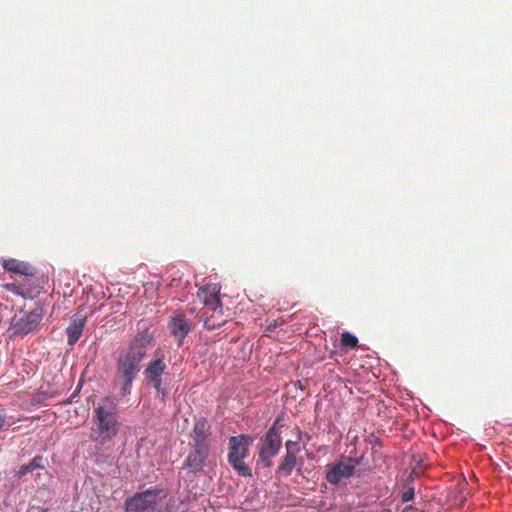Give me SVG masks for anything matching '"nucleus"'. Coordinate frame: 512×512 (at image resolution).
Here are the masks:
<instances>
[{"label":"nucleus","instance_id":"nucleus-4","mask_svg":"<svg viewBox=\"0 0 512 512\" xmlns=\"http://www.w3.org/2000/svg\"><path fill=\"white\" fill-rule=\"evenodd\" d=\"M282 419L277 418L265 435L261 438L259 459L264 467L273 465L272 459L278 454L282 446L281 437Z\"/></svg>","mask_w":512,"mask_h":512},{"label":"nucleus","instance_id":"nucleus-16","mask_svg":"<svg viewBox=\"0 0 512 512\" xmlns=\"http://www.w3.org/2000/svg\"><path fill=\"white\" fill-rule=\"evenodd\" d=\"M85 323H86L85 316L76 315L72 319L71 324L66 329L69 345L72 346L79 340V338L81 337V335L83 333Z\"/></svg>","mask_w":512,"mask_h":512},{"label":"nucleus","instance_id":"nucleus-18","mask_svg":"<svg viewBox=\"0 0 512 512\" xmlns=\"http://www.w3.org/2000/svg\"><path fill=\"white\" fill-rule=\"evenodd\" d=\"M341 343L345 347L354 349L358 346V339L353 334L344 332L341 336Z\"/></svg>","mask_w":512,"mask_h":512},{"label":"nucleus","instance_id":"nucleus-6","mask_svg":"<svg viewBox=\"0 0 512 512\" xmlns=\"http://www.w3.org/2000/svg\"><path fill=\"white\" fill-rule=\"evenodd\" d=\"M166 368L164 356L161 355V357L151 360L144 371L145 378L152 384L156 392L163 397L168 395V390L163 387L162 383V376Z\"/></svg>","mask_w":512,"mask_h":512},{"label":"nucleus","instance_id":"nucleus-21","mask_svg":"<svg viewBox=\"0 0 512 512\" xmlns=\"http://www.w3.org/2000/svg\"><path fill=\"white\" fill-rule=\"evenodd\" d=\"M297 446H298L297 443L294 441H291V440L286 441V443H285L286 452L298 453L299 448Z\"/></svg>","mask_w":512,"mask_h":512},{"label":"nucleus","instance_id":"nucleus-22","mask_svg":"<svg viewBox=\"0 0 512 512\" xmlns=\"http://www.w3.org/2000/svg\"><path fill=\"white\" fill-rule=\"evenodd\" d=\"M6 411L4 409L0 410V431L3 430L6 426L8 427L6 423Z\"/></svg>","mask_w":512,"mask_h":512},{"label":"nucleus","instance_id":"nucleus-2","mask_svg":"<svg viewBox=\"0 0 512 512\" xmlns=\"http://www.w3.org/2000/svg\"><path fill=\"white\" fill-rule=\"evenodd\" d=\"M94 413L90 439L103 445L111 441L119 431L117 405L112 399L105 397L98 402Z\"/></svg>","mask_w":512,"mask_h":512},{"label":"nucleus","instance_id":"nucleus-7","mask_svg":"<svg viewBox=\"0 0 512 512\" xmlns=\"http://www.w3.org/2000/svg\"><path fill=\"white\" fill-rule=\"evenodd\" d=\"M361 460L362 457L357 460H354L351 457H347L344 461L332 465L326 473V480L330 484L336 485L343 479L353 476L355 467L361 463Z\"/></svg>","mask_w":512,"mask_h":512},{"label":"nucleus","instance_id":"nucleus-20","mask_svg":"<svg viewBox=\"0 0 512 512\" xmlns=\"http://www.w3.org/2000/svg\"><path fill=\"white\" fill-rule=\"evenodd\" d=\"M414 488H409L408 490L404 491L401 495V500L403 502H409L411 500H413L414 498Z\"/></svg>","mask_w":512,"mask_h":512},{"label":"nucleus","instance_id":"nucleus-13","mask_svg":"<svg viewBox=\"0 0 512 512\" xmlns=\"http://www.w3.org/2000/svg\"><path fill=\"white\" fill-rule=\"evenodd\" d=\"M200 319L209 330L222 326L226 322L222 311V304L210 309H204Z\"/></svg>","mask_w":512,"mask_h":512},{"label":"nucleus","instance_id":"nucleus-26","mask_svg":"<svg viewBox=\"0 0 512 512\" xmlns=\"http://www.w3.org/2000/svg\"><path fill=\"white\" fill-rule=\"evenodd\" d=\"M380 512H391V510L390 509H384V510H382Z\"/></svg>","mask_w":512,"mask_h":512},{"label":"nucleus","instance_id":"nucleus-1","mask_svg":"<svg viewBox=\"0 0 512 512\" xmlns=\"http://www.w3.org/2000/svg\"><path fill=\"white\" fill-rule=\"evenodd\" d=\"M153 341V334L145 329L139 331L130 340L128 346L120 352L116 361L114 381L120 386L121 396L130 394L132 384L140 372V363Z\"/></svg>","mask_w":512,"mask_h":512},{"label":"nucleus","instance_id":"nucleus-5","mask_svg":"<svg viewBox=\"0 0 512 512\" xmlns=\"http://www.w3.org/2000/svg\"><path fill=\"white\" fill-rule=\"evenodd\" d=\"M48 278L44 274L33 271V276H26L22 280H15L5 285L6 289L23 298L33 299L45 290Z\"/></svg>","mask_w":512,"mask_h":512},{"label":"nucleus","instance_id":"nucleus-9","mask_svg":"<svg viewBox=\"0 0 512 512\" xmlns=\"http://www.w3.org/2000/svg\"><path fill=\"white\" fill-rule=\"evenodd\" d=\"M41 320L42 315L38 310L25 312L14 318L13 329L15 333L27 335L37 329Z\"/></svg>","mask_w":512,"mask_h":512},{"label":"nucleus","instance_id":"nucleus-8","mask_svg":"<svg viewBox=\"0 0 512 512\" xmlns=\"http://www.w3.org/2000/svg\"><path fill=\"white\" fill-rule=\"evenodd\" d=\"M157 494L146 491L135 495L126 501L127 512H154L156 509Z\"/></svg>","mask_w":512,"mask_h":512},{"label":"nucleus","instance_id":"nucleus-11","mask_svg":"<svg viewBox=\"0 0 512 512\" xmlns=\"http://www.w3.org/2000/svg\"><path fill=\"white\" fill-rule=\"evenodd\" d=\"M209 426L206 419H200L196 421L194 424L192 433H191V442L190 445L192 447L210 449V442L208 439Z\"/></svg>","mask_w":512,"mask_h":512},{"label":"nucleus","instance_id":"nucleus-17","mask_svg":"<svg viewBox=\"0 0 512 512\" xmlns=\"http://www.w3.org/2000/svg\"><path fill=\"white\" fill-rule=\"evenodd\" d=\"M297 453L286 452L285 456L281 458V461L276 469V473L280 475L289 476L297 464Z\"/></svg>","mask_w":512,"mask_h":512},{"label":"nucleus","instance_id":"nucleus-19","mask_svg":"<svg viewBox=\"0 0 512 512\" xmlns=\"http://www.w3.org/2000/svg\"><path fill=\"white\" fill-rule=\"evenodd\" d=\"M47 459L41 455L35 456L30 462V468L34 471L36 469H44Z\"/></svg>","mask_w":512,"mask_h":512},{"label":"nucleus","instance_id":"nucleus-24","mask_svg":"<svg viewBox=\"0 0 512 512\" xmlns=\"http://www.w3.org/2000/svg\"><path fill=\"white\" fill-rule=\"evenodd\" d=\"M33 470L30 468L29 463L26 465H23L20 470L18 471L17 475L19 478L23 477L25 474L32 472Z\"/></svg>","mask_w":512,"mask_h":512},{"label":"nucleus","instance_id":"nucleus-15","mask_svg":"<svg viewBox=\"0 0 512 512\" xmlns=\"http://www.w3.org/2000/svg\"><path fill=\"white\" fill-rule=\"evenodd\" d=\"M2 267L5 271L13 272L16 274L26 276H33V271L36 269L28 262L20 261L14 258L4 260Z\"/></svg>","mask_w":512,"mask_h":512},{"label":"nucleus","instance_id":"nucleus-14","mask_svg":"<svg viewBox=\"0 0 512 512\" xmlns=\"http://www.w3.org/2000/svg\"><path fill=\"white\" fill-rule=\"evenodd\" d=\"M169 328L172 335L177 339L178 344L182 345L184 338L191 330V323L183 314H178L169 322Z\"/></svg>","mask_w":512,"mask_h":512},{"label":"nucleus","instance_id":"nucleus-10","mask_svg":"<svg viewBox=\"0 0 512 512\" xmlns=\"http://www.w3.org/2000/svg\"><path fill=\"white\" fill-rule=\"evenodd\" d=\"M220 291L221 286L217 283H208L199 288L197 298L205 306L204 309H210L222 304Z\"/></svg>","mask_w":512,"mask_h":512},{"label":"nucleus","instance_id":"nucleus-23","mask_svg":"<svg viewBox=\"0 0 512 512\" xmlns=\"http://www.w3.org/2000/svg\"><path fill=\"white\" fill-rule=\"evenodd\" d=\"M366 441L369 442L370 444H373V445L382 446L380 439L376 435H374V434H370L366 438Z\"/></svg>","mask_w":512,"mask_h":512},{"label":"nucleus","instance_id":"nucleus-3","mask_svg":"<svg viewBox=\"0 0 512 512\" xmlns=\"http://www.w3.org/2000/svg\"><path fill=\"white\" fill-rule=\"evenodd\" d=\"M251 443V437L245 434L229 438L228 463L240 476L252 477V469L244 462Z\"/></svg>","mask_w":512,"mask_h":512},{"label":"nucleus","instance_id":"nucleus-25","mask_svg":"<svg viewBox=\"0 0 512 512\" xmlns=\"http://www.w3.org/2000/svg\"><path fill=\"white\" fill-rule=\"evenodd\" d=\"M403 512H422V511H420L417 508L409 505V506L404 508Z\"/></svg>","mask_w":512,"mask_h":512},{"label":"nucleus","instance_id":"nucleus-12","mask_svg":"<svg viewBox=\"0 0 512 512\" xmlns=\"http://www.w3.org/2000/svg\"><path fill=\"white\" fill-rule=\"evenodd\" d=\"M192 448L193 450L188 454L183 464V468H187L192 473H197L203 470L210 449L197 447Z\"/></svg>","mask_w":512,"mask_h":512}]
</instances>
